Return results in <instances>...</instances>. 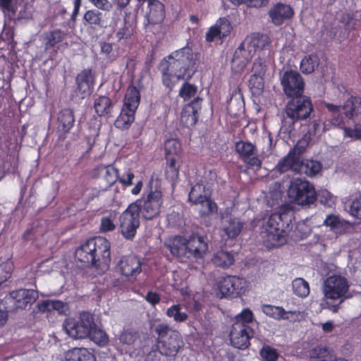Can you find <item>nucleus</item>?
<instances>
[{"label": "nucleus", "instance_id": "1", "mask_svg": "<svg viewBox=\"0 0 361 361\" xmlns=\"http://www.w3.org/2000/svg\"><path fill=\"white\" fill-rule=\"evenodd\" d=\"M158 69L163 85L171 91L182 80H190L197 71V59L192 48L188 45L176 49L164 57Z\"/></svg>", "mask_w": 361, "mask_h": 361}, {"label": "nucleus", "instance_id": "2", "mask_svg": "<svg viewBox=\"0 0 361 361\" xmlns=\"http://www.w3.org/2000/svg\"><path fill=\"white\" fill-rule=\"evenodd\" d=\"M75 257L97 269H106L111 262V243L102 236L90 238L75 250Z\"/></svg>", "mask_w": 361, "mask_h": 361}, {"label": "nucleus", "instance_id": "3", "mask_svg": "<svg viewBox=\"0 0 361 361\" xmlns=\"http://www.w3.org/2000/svg\"><path fill=\"white\" fill-rule=\"evenodd\" d=\"M293 213L290 211H283L271 214L262 231L263 243L268 249L279 247L286 242Z\"/></svg>", "mask_w": 361, "mask_h": 361}, {"label": "nucleus", "instance_id": "4", "mask_svg": "<svg viewBox=\"0 0 361 361\" xmlns=\"http://www.w3.org/2000/svg\"><path fill=\"white\" fill-rule=\"evenodd\" d=\"M150 328L156 336L157 349L160 355L174 359L184 345L179 331L162 322H154Z\"/></svg>", "mask_w": 361, "mask_h": 361}, {"label": "nucleus", "instance_id": "5", "mask_svg": "<svg viewBox=\"0 0 361 361\" xmlns=\"http://www.w3.org/2000/svg\"><path fill=\"white\" fill-rule=\"evenodd\" d=\"M348 290L349 283L344 276L334 274L328 277L323 286V293L326 300L324 308L334 313L338 312L341 303L347 298Z\"/></svg>", "mask_w": 361, "mask_h": 361}, {"label": "nucleus", "instance_id": "6", "mask_svg": "<svg viewBox=\"0 0 361 361\" xmlns=\"http://www.w3.org/2000/svg\"><path fill=\"white\" fill-rule=\"evenodd\" d=\"M140 102V90L130 85L124 97L121 112L114 121V126L121 130H128L135 121V115Z\"/></svg>", "mask_w": 361, "mask_h": 361}, {"label": "nucleus", "instance_id": "7", "mask_svg": "<svg viewBox=\"0 0 361 361\" xmlns=\"http://www.w3.org/2000/svg\"><path fill=\"white\" fill-rule=\"evenodd\" d=\"M269 44L268 37L259 33H254L246 38L233 56V63H237L241 69L244 68L250 61L252 56L259 50H263Z\"/></svg>", "mask_w": 361, "mask_h": 361}, {"label": "nucleus", "instance_id": "8", "mask_svg": "<svg viewBox=\"0 0 361 361\" xmlns=\"http://www.w3.org/2000/svg\"><path fill=\"white\" fill-rule=\"evenodd\" d=\"M139 202H133L123 211L118 219V228L123 237L133 240L140 226V208Z\"/></svg>", "mask_w": 361, "mask_h": 361}, {"label": "nucleus", "instance_id": "9", "mask_svg": "<svg viewBox=\"0 0 361 361\" xmlns=\"http://www.w3.org/2000/svg\"><path fill=\"white\" fill-rule=\"evenodd\" d=\"M287 193L290 200L300 205H309L317 200V195L314 185L302 178L291 180Z\"/></svg>", "mask_w": 361, "mask_h": 361}, {"label": "nucleus", "instance_id": "10", "mask_svg": "<svg viewBox=\"0 0 361 361\" xmlns=\"http://www.w3.org/2000/svg\"><path fill=\"white\" fill-rule=\"evenodd\" d=\"M153 180L149 183V191L143 200H137L139 202L140 214L146 220H152L159 216L161 207L163 204V193L160 186H156L154 189L152 186Z\"/></svg>", "mask_w": 361, "mask_h": 361}, {"label": "nucleus", "instance_id": "11", "mask_svg": "<svg viewBox=\"0 0 361 361\" xmlns=\"http://www.w3.org/2000/svg\"><path fill=\"white\" fill-rule=\"evenodd\" d=\"M63 326L70 337L75 339H83L90 336L95 323L91 313L82 312L77 319L75 318L66 319Z\"/></svg>", "mask_w": 361, "mask_h": 361}, {"label": "nucleus", "instance_id": "12", "mask_svg": "<svg viewBox=\"0 0 361 361\" xmlns=\"http://www.w3.org/2000/svg\"><path fill=\"white\" fill-rule=\"evenodd\" d=\"M38 297L37 290L22 288L9 293L4 297V300L9 311H15L18 309L24 310L27 305H32Z\"/></svg>", "mask_w": 361, "mask_h": 361}, {"label": "nucleus", "instance_id": "13", "mask_svg": "<svg viewBox=\"0 0 361 361\" xmlns=\"http://www.w3.org/2000/svg\"><path fill=\"white\" fill-rule=\"evenodd\" d=\"M115 270L128 282H134L142 271V262L136 255L121 257L115 267Z\"/></svg>", "mask_w": 361, "mask_h": 361}, {"label": "nucleus", "instance_id": "14", "mask_svg": "<svg viewBox=\"0 0 361 361\" xmlns=\"http://www.w3.org/2000/svg\"><path fill=\"white\" fill-rule=\"evenodd\" d=\"M164 247L169 252L166 255L168 260L185 262L189 260L186 245V237L182 235H173L167 237L164 242Z\"/></svg>", "mask_w": 361, "mask_h": 361}, {"label": "nucleus", "instance_id": "15", "mask_svg": "<svg viewBox=\"0 0 361 361\" xmlns=\"http://www.w3.org/2000/svg\"><path fill=\"white\" fill-rule=\"evenodd\" d=\"M291 98L292 99L288 102L286 108L287 116L294 122L309 118L313 111L311 99L302 95Z\"/></svg>", "mask_w": 361, "mask_h": 361}, {"label": "nucleus", "instance_id": "16", "mask_svg": "<svg viewBox=\"0 0 361 361\" xmlns=\"http://www.w3.org/2000/svg\"><path fill=\"white\" fill-rule=\"evenodd\" d=\"M235 150L247 169L259 171L262 168V161L259 157L257 148L254 144L239 140L235 143Z\"/></svg>", "mask_w": 361, "mask_h": 361}, {"label": "nucleus", "instance_id": "17", "mask_svg": "<svg viewBox=\"0 0 361 361\" xmlns=\"http://www.w3.org/2000/svg\"><path fill=\"white\" fill-rule=\"evenodd\" d=\"M205 186L202 183L194 185L188 194V200L194 204H200L202 207V215L208 216L217 212L216 203L210 196L204 194Z\"/></svg>", "mask_w": 361, "mask_h": 361}, {"label": "nucleus", "instance_id": "18", "mask_svg": "<svg viewBox=\"0 0 361 361\" xmlns=\"http://www.w3.org/2000/svg\"><path fill=\"white\" fill-rule=\"evenodd\" d=\"M254 335L255 331L250 325L234 322L229 336L233 347L245 350L250 345V339L253 338Z\"/></svg>", "mask_w": 361, "mask_h": 361}, {"label": "nucleus", "instance_id": "19", "mask_svg": "<svg viewBox=\"0 0 361 361\" xmlns=\"http://www.w3.org/2000/svg\"><path fill=\"white\" fill-rule=\"evenodd\" d=\"M281 82L287 97H298L302 95L305 82L298 72L293 70L285 71Z\"/></svg>", "mask_w": 361, "mask_h": 361}, {"label": "nucleus", "instance_id": "20", "mask_svg": "<svg viewBox=\"0 0 361 361\" xmlns=\"http://www.w3.org/2000/svg\"><path fill=\"white\" fill-rule=\"evenodd\" d=\"M245 283L243 278L228 275L219 281V289L224 297L236 298L245 293Z\"/></svg>", "mask_w": 361, "mask_h": 361}, {"label": "nucleus", "instance_id": "21", "mask_svg": "<svg viewBox=\"0 0 361 361\" xmlns=\"http://www.w3.org/2000/svg\"><path fill=\"white\" fill-rule=\"evenodd\" d=\"M119 171L112 164H100L94 166L90 172L92 178H103L106 182V189L111 188L118 179Z\"/></svg>", "mask_w": 361, "mask_h": 361}, {"label": "nucleus", "instance_id": "22", "mask_svg": "<svg viewBox=\"0 0 361 361\" xmlns=\"http://www.w3.org/2000/svg\"><path fill=\"white\" fill-rule=\"evenodd\" d=\"M186 245L189 259L191 257L196 260L203 259L208 250V244L204 237L195 232L186 238Z\"/></svg>", "mask_w": 361, "mask_h": 361}, {"label": "nucleus", "instance_id": "23", "mask_svg": "<svg viewBox=\"0 0 361 361\" xmlns=\"http://www.w3.org/2000/svg\"><path fill=\"white\" fill-rule=\"evenodd\" d=\"M77 88L82 98L90 95L95 83L94 75L91 69H84L76 77Z\"/></svg>", "mask_w": 361, "mask_h": 361}, {"label": "nucleus", "instance_id": "24", "mask_svg": "<svg viewBox=\"0 0 361 361\" xmlns=\"http://www.w3.org/2000/svg\"><path fill=\"white\" fill-rule=\"evenodd\" d=\"M202 99L195 97L183 109L181 118L188 126H195L198 121V112L201 109Z\"/></svg>", "mask_w": 361, "mask_h": 361}, {"label": "nucleus", "instance_id": "25", "mask_svg": "<svg viewBox=\"0 0 361 361\" xmlns=\"http://www.w3.org/2000/svg\"><path fill=\"white\" fill-rule=\"evenodd\" d=\"M269 13L273 23L276 25H281L285 20H289L293 16L294 11L290 5L277 3Z\"/></svg>", "mask_w": 361, "mask_h": 361}, {"label": "nucleus", "instance_id": "26", "mask_svg": "<svg viewBox=\"0 0 361 361\" xmlns=\"http://www.w3.org/2000/svg\"><path fill=\"white\" fill-rule=\"evenodd\" d=\"M114 106L115 102L107 96L99 95L94 99L93 107L96 114L99 117H111Z\"/></svg>", "mask_w": 361, "mask_h": 361}, {"label": "nucleus", "instance_id": "27", "mask_svg": "<svg viewBox=\"0 0 361 361\" xmlns=\"http://www.w3.org/2000/svg\"><path fill=\"white\" fill-rule=\"evenodd\" d=\"M149 12L147 14V24L161 23L165 18L164 5L159 0L148 1Z\"/></svg>", "mask_w": 361, "mask_h": 361}, {"label": "nucleus", "instance_id": "28", "mask_svg": "<svg viewBox=\"0 0 361 361\" xmlns=\"http://www.w3.org/2000/svg\"><path fill=\"white\" fill-rule=\"evenodd\" d=\"M115 24L114 33L118 42L130 39L135 32V27L126 18L122 20L118 19Z\"/></svg>", "mask_w": 361, "mask_h": 361}, {"label": "nucleus", "instance_id": "29", "mask_svg": "<svg viewBox=\"0 0 361 361\" xmlns=\"http://www.w3.org/2000/svg\"><path fill=\"white\" fill-rule=\"evenodd\" d=\"M300 156L294 150L281 159L276 166V169L281 173L292 171L298 173Z\"/></svg>", "mask_w": 361, "mask_h": 361}, {"label": "nucleus", "instance_id": "30", "mask_svg": "<svg viewBox=\"0 0 361 361\" xmlns=\"http://www.w3.org/2000/svg\"><path fill=\"white\" fill-rule=\"evenodd\" d=\"M165 164L164 166V176L166 180L174 183L179 177V172L183 161L181 158H174L173 157H165Z\"/></svg>", "mask_w": 361, "mask_h": 361}, {"label": "nucleus", "instance_id": "31", "mask_svg": "<svg viewBox=\"0 0 361 361\" xmlns=\"http://www.w3.org/2000/svg\"><path fill=\"white\" fill-rule=\"evenodd\" d=\"M243 223L240 219L230 216L222 223V231L227 238L235 239L240 233Z\"/></svg>", "mask_w": 361, "mask_h": 361}, {"label": "nucleus", "instance_id": "32", "mask_svg": "<svg viewBox=\"0 0 361 361\" xmlns=\"http://www.w3.org/2000/svg\"><path fill=\"white\" fill-rule=\"evenodd\" d=\"M262 311L267 317L276 320H290V315L295 314L294 311H286L283 307L264 304L262 305Z\"/></svg>", "mask_w": 361, "mask_h": 361}, {"label": "nucleus", "instance_id": "33", "mask_svg": "<svg viewBox=\"0 0 361 361\" xmlns=\"http://www.w3.org/2000/svg\"><path fill=\"white\" fill-rule=\"evenodd\" d=\"M75 116L74 112L71 109H63L61 110L57 117L58 130L63 133H68L74 126Z\"/></svg>", "mask_w": 361, "mask_h": 361}, {"label": "nucleus", "instance_id": "34", "mask_svg": "<svg viewBox=\"0 0 361 361\" xmlns=\"http://www.w3.org/2000/svg\"><path fill=\"white\" fill-rule=\"evenodd\" d=\"M66 361H97L95 355L86 348H73L65 354Z\"/></svg>", "mask_w": 361, "mask_h": 361}, {"label": "nucleus", "instance_id": "35", "mask_svg": "<svg viewBox=\"0 0 361 361\" xmlns=\"http://www.w3.org/2000/svg\"><path fill=\"white\" fill-rule=\"evenodd\" d=\"M310 361H347L345 359L338 358L333 350L322 345H318L310 351Z\"/></svg>", "mask_w": 361, "mask_h": 361}, {"label": "nucleus", "instance_id": "36", "mask_svg": "<svg viewBox=\"0 0 361 361\" xmlns=\"http://www.w3.org/2000/svg\"><path fill=\"white\" fill-rule=\"evenodd\" d=\"M104 22L102 13L97 9L87 10L82 17L84 26L93 29L102 27Z\"/></svg>", "mask_w": 361, "mask_h": 361}, {"label": "nucleus", "instance_id": "37", "mask_svg": "<svg viewBox=\"0 0 361 361\" xmlns=\"http://www.w3.org/2000/svg\"><path fill=\"white\" fill-rule=\"evenodd\" d=\"M345 116L348 119H353L361 114V98L351 96L342 106Z\"/></svg>", "mask_w": 361, "mask_h": 361}, {"label": "nucleus", "instance_id": "38", "mask_svg": "<svg viewBox=\"0 0 361 361\" xmlns=\"http://www.w3.org/2000/svg\"><path fill=\"white\" fill-rule=\"evenodd\" d=\"M66 35V32L61 29H55L46 32L44 37L45 49L49 50L54 48L64 39Z\"/></svg>", "mask_w": 361, "mask_h": 361}, {"label": "nucleus", "instance_id": "39", "mask_svg": "<svg viewBox=\"0 0 361 361\" xmlns=\"http://www.w3.org/2000/svg\"><path fill=\"white\" fill-rule=\"evenodd\" d=\"M324 105L328 109L330 116L329 121L332 126L341 127L344 125V118L341 114L342 106L329 102H324Z\"/></svg>", "mask_w": 361, "mask_h": 361}, {"label": "nucleus", "instance_id": "40", "mask_svg": "<svg viewBox=\"0 0 361 361\" xmlns=\"http://www.w3.org/2000/svg\"><path fill=\"white\" fill-rule=\"evenodd\" d=\"M321 169L322 164L319 161L312 159H307L306 161H301L300 159L298 173L313 176L318 173Z\"/></svg>", "mask_w": 361, "mask_h": 361}, {"label": "nucleus", "instance_id": "41", "mask_svg": "<svg viewBox=\"0 0 361 361\" xmlns=\"http://www.w3.org/2000/svg\"><path fill=\"white\" fill-rule=\"evenodd\" d=\"M319 65V59L317 54H312L305 56L300 61V68L302 73L310 74Z\"/></svg>", "mask_w": 361, "mask_h": 361}, {"label": "nucleus", "instance_id": "42", "mask_svg": "<svg viewBox=\"0 0 361 361\" xmlns=\"http://www.w3.org/2000/svg\"><path fill=\"white\" fill-rule=\"evenodd\" d=\"M324 224L335 232H342L349 226L347 221L341 219L340 217L335 214H329L326 217Z\"/></svg>", "mask_w": 361, "mask_h": 361}, {"label": "nucleus", "instance_id": "43", "mask_svg": "<svg viewBox=\"0 0 361 361\" xmlns=\"http://www.w3.org/2000/svg\"><path fill=\"white\" fill-rule=\"evenodd\" d=\"M164 156L174 158L182 157V147L180 142L177 139H168L164 145Z\"/></svg>", "mask_w": 361, "mask_h": 361}, {"label": "nucleus", "instance_id": "44", "mask_svg": "<svg viewBox=\"0 0 361 361\" xmlns=\"http://www.w3.org/2000/svg\"><path fill=\"white\" fill-rule=\"evenodd\" d=\"M214 264L217 267H228L234 262L233 254L224 250H219L214 254L212 258Z\"/></svg>", "mask_w": 361, "mask_h": 361}, {"label": "nucleus", "instance_id": "45", "mask_svg": "<svg viewBox=\"0 0 361 361\" xmlns=\"http://www.w3.org/2000/svg\"><path fill=\"white\" fill-rule=\"evenodd\" d=\"M292 287L294 294L296 295L305 298L310 293L309 283L302 278H297L292 282Z\"/></svg>", "mask_w": 361, "mask_h": 361}, {"label": "nucleus", "instance_id": "46", "mask_svg": "<svg viewBox=\"0 0 361 361\" xmlns=\"http://www.w3.org/2000/svg\"><path fill=\"white\" fill-rule=\"evenodd\" d=\"M140 338L138 331L133 329L124 330L120 335L121 343L128 345H133Z\"/></svg>", "mask_w": 361, "mask_h": 361}, {"label": "nucleus", "instance_id": "47", "mask_svg": "<svg viewBox=\"0 0 361 361\" xmlns=\"http://www.w3.org/2000/svg\"><path fill=\"white\" fill-rule=\"evenodd\" d=\"M180 309L179 305H173L167 309L166 315L169 317H173L176 322H185L188 318V315L186 312H181Z\"/></svg>", "mask_w": 361, "mask_h": 361}, {"label": "nucleus", "instance_id": "48", "mask_svg": "<svg viewBox=\"0 0 361 361\" xmlns=\"http://www.w3.org/2000/svg\"><path fill=\"white\" fill-rule=\"evenodd\" d=\"M89 337L95 343L100 346L105 345L109 341V338L106 332L102 329H98L96 324L91 330V334H90Z\"/></svg>", "mask_w": 361, "mask_h": 361}, {"label": "nucleus", "instance_id": "49", "mask_svg": "<svg viewBox=\"0 0 361 361\" xmlns=\"http://www.w3.org/2000/svg\"><path fill=\"white\" fill-rule=\"evenodd\" d=\"M197 92V87L193 84L188 82H184L179 91V96L184 99L188 101L192 97H194Z\"/></svg>", "mask_w": 361, "mask_h": 361}, {"label": "nucleus", "instance_id": "50", "mask_svg": "<svg viewBox=\"0 0 361 361\" xmlns=\"http://www.w3.org/2000/svg\"><path fill=\"white\" fill-rule=\"evenodd\" d=\"M259 355L264 361H277L279 357L277 350L268 345L262 346L259 350Z\"/></svg>", "mask_w": 361, "mask_h": 361}, {"label": "nucleus", "instance_id": "51", "mask_svg": "<svg viewBox=\"0 0 361 361\" xmlns=\"http://www.w3.org/2000/svg\"><path fill=\"white\" fill-rule=\"evenodd\" d=\"M252 75H251V82L258 77H263L266 72V65L262 59L259 57L256 59L253 63L252 68Z\"/></svg>", "mask_w": 361, "mask_h": 361}, {"label": "nucleus", "instance_id": "52", "mask_svg": "<svg viewBox=\"0 0 361 361\" xmlns=\"http://www.w3.org/2000/svg\"><path fill=\"white\" fill-rule=\"evenodd\" d=\"M220 31L221 38L228 36L232 30L231 22L226 18H220L215 24Z\"/></svg>", "mask_w": 361, "mask_h": 361}, {"label": "nucleus", "instance_id": "53", "mask_svg": "<svg viewBox=\"0 0 361 361\" xmlns=\"http://www.w3.org/2000/svg\"><path fill=\"white\" fill-rule=\"evenodd\" d=\"M254 314L249 308H244L240 313L235 316V322L243 324L250 325L254 321Z\"/></svg>", "mask_w": 361, "mask_h": 361}, {"label": "nucleus", "instance_id": "54", "mask_svg": "<svg viewBox=\"0 0 361 361\" xmlns=\"http://www.w3.org/2000/svg\"><path fill=\"white\" fill-rule=\"evenodd\" d=\"M12 267L8 263L0 264V286L11 277Z\"/></svg>", "mask_w": 361, "mask_h": 361}, {"label": "nucleus", "instance_id": "55", "mask_svg": "<svg viewBox=\"0 0 361 361\" xmlns=\"http://www.w3.org/2000/svg\"><path fill=\"white\" fill-rule=\"evenodd\" d=\"M353 216L361 220V194L354 198L350 207Z\"/></svg>", "mask_w": 361, "mask_h": 361}, {"label": "nucleus", "instance_id": "56", "mask_svg": "<svg viewBox=\"0 0 361 361\" xmlns=\"http://www.w3.org/2000/svg\"><path fill=\"white\" fill-rule=\"evenodd\" d=\"M99 228L104 233L111 232L116 228V225L111 216H103L101 219Z\"/></svg>", "mask_w": 361, "mask_h": 361}, {"label": "nucleus", "instance_id": "57", "mask_svg": "<svg viewBox=\"0 0 361 361\" xmlns=\"http://www.w3.org/2000/svg\"><path fill=\"white\" fill-rule=\"evenodd\" d=\"M202 181L209 185H213L217 181V173L214 169H209L204 171L202 176Z\"/></svg>", "mask_w": 361, "mask_h": 361}, {"label": "nucleus", "instance_id": "58", "mask_svg": "<svg viewBox=\"0 0 361 361\" xmlns=\"http://www.w3.org/2000/svg\"><path fill=\"white\" fill-rule=\"evenodd\" d=\"M344 135L345 137L361 140V125L356 126L355 128H344Z\"/></svg>", "mask_w": 361, "mask_h": 361}, {"label": "nucleus", "instance_id": "59", "mask_svg": "<svg viewBox=\"0 0 361 361\" xmlns=\"http://www.w3.org/2000/svg\"><path fill=\"white\" fill-rule=\"evenodd\" d=\"M0 8L5 14L15 16L16 11L13 6V0H0Z\"/></svg>", "mask_w": 361, "mask_h": 361}, {"label": "nucleus", "instance_id": "60", "mask_svg": "<svg viewBox=\"0 0 361 361\" xmlns=\"http://www.w3.org/2000/svg\"><path fill=\"white\" fill-rule=\"evenodd\" d=\"M92 5L99 10L110 11L112 4L109 0H88Z\"/></svg>", "mask_w": 361, "mask_h": 361}, {"label": "nucleus", "instance_id": "61", "mask_svg": "<svg viewBox=\"0 0 361 361\" xmlns=\"http://www.w3.org/2000/svg\"><path fill=\"white\" fill-rule=\"evenodd\" d=\"M126 176L121 177L118 175V181L121 184L124 188L130 187L133 185V180L135 178V174L130 169L128 170Z\"/></svg>", "mask_w": 361, "mask_h": 361}, {"label": "nucleus", "instance_id": "62", "mask_svg": "<svg viewBox=\"0 0 361 361\" xmlns=\"http://www.w3.org/2000/svg\"><path fill=\"white\" fill-rule=\"evenodd\" d=\"M219 38L220 39H223L224 38L221 37L220 31L218 27L214 25L209 28V30L206 33L205 39L208 42H212L214 40V39Z\"/></svg>", "mask_w": 361, "mask_h": 361}, {"label": "nucleus", "instance_id": "63", "mask_svg": "<svg viewBox=\"0 0 361 361\" xmlns=\"http://www.w3.org/2000/svg\"><path fill=\"white\" fill-rule=\"evenodd\" d=\"M145 300L152 306H155L159 303L161 298L157 293L149 291L145 297Z\"/></svg>", "mask_w": 361, "mask_h": 361}, {"label": "nucleus", "instance_id": "64", "mask_svg": "<svg viewBox=\"0 0 361 361\" xmlns=\"http://www.w3.org/2000/svg\"><path fill=\"white\" fill-rule=\"evenodd\" d=\"M342 22L345 24L347 29H353L355 27V23L354 22V18L350 14L344 15L342 17Z\"/></svg>", "mask_w": 361, "mask_h": 361}]
</instances>
